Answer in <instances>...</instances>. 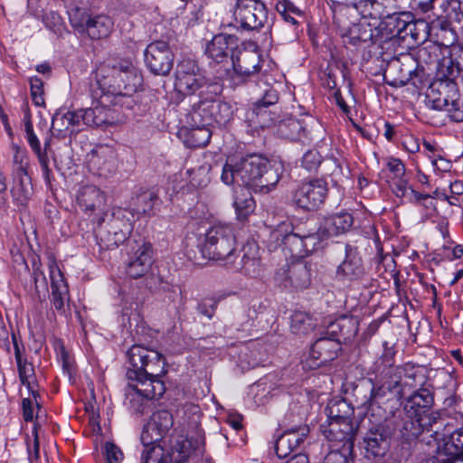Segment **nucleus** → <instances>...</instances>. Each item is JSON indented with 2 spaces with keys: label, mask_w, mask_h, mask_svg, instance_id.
Listing matches in <instances>:
<instances>
[{
  "label": "nucleus",
  "mask_w": 463,
  "mask_h": 463,
  "mask_svg": "<svg viewBox=\"0 0 463 463\" xmlns=\"http://www.w3.org/2000/svg\"><path fill=\"white\" fill-rule=\"evenodd\" d=\"M109 94L100 92L98 104L90 109H83L85 125L91 127L113 126L122 121L118 109L110 108L107 103L110 101Z\"/></svg>",
  "instance_id": "f3484780"
},
{
  "label": "nucleus",
  "mask_w": 463,
  "mask_h": 463,
  "mask_svg": "<svg viewBox=\"0 0 463 463\" xmlns=\"http://www.w3.org/2000/svg\"><path fill=\"white\" fill-rule=\"evenodd\" d=\"M78 203L85 211L92 212L104 205L105 196L96 186L87 185L80 191Z\"/></svg>",
  "instance_id": "a18cd8bd"
},
{
  "label": "nucleus",
  "mask_w": 463,
  "mask_h": 463,
  "mask_svg": "<svg viewBox=\"0 0 463 463\" xmlns=\"http://www.w3.org/2000/svg\"><path fill=\"white\" fill-rule=\"evenodd\" d=\"M213 123L215 122L219 125H225L232 118V106L224 101L218 100L216 98L213 99Z\"/></svg>",
  "instance_id": "bf43d9fd"
},
{
  "label": "nucleus",
  "mask_w": 463,
  "mask_h": 463,
  "mask_svg": "<svg viewBox=\"0 0 463 463\" xmlns=\"http://www.w3.org/2000/svg\"><path fill=\"white\" fill-rule=\"evenodd\" d=\"M128 231L120 229V222L109 223V229H99L96 233L97 243L100 250H113L127 241Z\"/></svg>",
  "instance_id": "2f4dec72"
},
{
  "label": "nucleus",
  "mask_w": 463,
  "mask_h": 463,
  "mask_svg": "<svg viewBox=\"0 0 463 463\" xmlns=\"http://www.w3.org/2000/svg\"><path fill=\"white\" fill-rule=\"evenodd\" d=\"M127 249V274L132 279H139L146 275L153 267L152 245L144 241L128 240Z\"/></svg>",
  "instance_id": "1a4fd4ad"
},
{
  "label": "nucleus",
  "mask_w": 463,
  "mask_h": 463,
  "mask_svg": "<svg viewBox=\"0 0 463 463\" xmlns=\"http://www.w3.org/2000/svg\"><path fill=\"white\" fill-rule=\"evenodd\" d=\"M458 77H446L440 74V79L433 83L437 87V92H440L450 100V109L459 105L458 88L456 82Z\"/></svg>",
  "instance_id": "3c124183"
},
{
  "label": "nucleus",
  "mask_w": 463,
  "mask_h": 463,
  "mask_svg": "<svg viewBox=\"0 0 463 463\" xmlns=\"http://www.w3.org/2000/svg\"><path fill=\"white\" fill-rule=\"evenodd\" d=\"M269 106H264L255 102L253 108L247 112L246 118L250 122V126L254 128H265L277 122L274 113L268 110Z\"/></svg>",
  "instance_id": "37998d69"
},
{
  "label": "nucleus",
  "mask_w": 463,
  "mask_h": 463,
  "mask_svg": "<svg viewBox=\"0 0 463 463\" xmlns=\"http://www.w3.org/2000/svg\"><path fill=\"white\" fill-rule=\"evenodd\" d=\"M326 421L354 420V408L345 399L331 400L325 409Z\"/></svg>",
  "instance_id": "49530a36"
},
{
  "label": "nucleus",
  "mask_w": 463,
  "mask_h": 463,
  "mask_svg": "<svg viewBox=\"0 0 463 463\" xmlns=\"http://www.w3.org/2000/svg\"><path fill=\"white\" fill-rule=\"evenodd\" d=\"M399 13L386 17L378 24L373 32V44L381 49H389L399 42L400 29L398 28Z\"/></svg>",
  "instance_id": "5701e85b"
},
{
  "label": "nucleus",
  "mask_w": 463,
  "mask_h": 463,
  "mask_svg": "<svg viewBox=\"0 0 463 463\" xmlns=\"http://www.w3.org/2000/svg\"><path fill=\"white\" fill-rule=\"evenodd\" d=\"M162 376L153 377L143 375L139 379H128L132 383V387L150 400H157L165 392V386L161 380Z\"/></svg>",
  "instance_id": "f704fd0d"
},
{
  "label": "nucleus",
  "mask_w": 463,
  "mask_h": 463,
  "mask_svg": "<svg viewBox=\"0 0 463 463\" xmlns=\"http://www.w3.org/2000/svg\"><path fill=\"white\" fill-rule=\"evenodd\" d=\"M13 184L10 189L11 195L14 203L18 205H25L33 194L31 177L28 173L12 174Z\"/></svg>",
  "instance_id": "4c0bfd02"
},
{
  "label": "nucleus",
  "mask_w": 463,
  "mask_h": 463,
  "mask_svg": "<svg viewBox=\"0 0 463 463\" xmlns=\"http://www.w3.org/2000/svg\"><path fill=\"white\" fill-rule=\"evenodd\" d=\"M331 10L333 13V24L339 34L358 23L360 11L358 10L357 3L345 4L333 2Z\"/></svg>",
  "instance_id": "cd10ccee"
},
{
  "label": "nucleus",
  "mask_w": 463,
  "mask_h": 463,
  "mask_svg": "<svg viewBox=\"0 0 463 463\" xmlns=\"http://www.w3.org/2000/svg\"><path fill=\"white\" fill-rule=\"evenodd\" d=\"M159 201L158 195L152 190H140L131 197L129 207L137 215L151 214Z\"/></svg>",
  "instance_id": "ea45409f"
},
{
  "label": "nucleus",
  "mask_w": 463,
  "mask_h": 463,
  "mask_svg": "<svg viewBox=\"0 0 463 463\" xmlns=\"http://www.w3.org/2000/svg\"><path fill=\"white\" fill-rule=\"evenodd\" d=\"M341 345L336 338L330 337L326 333L317 339L312 345L309 357L312 367H319L337 357Z\"/></svg>",
  "instance_id": "b1692460"
},
{
  "label": "nucleus",
  "mask_w": 463,
  "mask_h": 463,
  "mask_svg": "<svg viewBox=\"0 0 463 463\" xmlns=\"http://www.w3.org/2000/svg\"><path fill=\"white\" fill-rule=\"evenodd\" d=\"M358 427L355 420L326 421L321 424V430L330 442V453L338 454L350 460L354 454V438Z\"/></svg>",
  "instance_id": "39448f33"
},
{
  "label": "nucleus",
  "mask_w": 463,
  "mask_h": 463,
  "mask_svg": "<svg viewBox=\"0 0 463 463\" xmlns=\"http://www.w3.org/2000/svg\"><path fill=\"white\" fill-rule=\"evenodd\" d=\"M210 82L205 80L194 60L184 59L177 63L175 85L180 92L193 95L199 90H204Z\"/></svg>",
  "instance_id": "4468645a"
},
{
  "label": "nucleus",
  "mask_w": 463,
  "mask_h": 463,
  "mask_svg": "<svg viewBox=\"0 0 463 463\" xmlns=\"http://www.w3.org/2000/svg\"><path fill=\"white\" fill-rule=\"evenodd\" d=\"M420 417L424 430L428 432L431 431L436 435L439 433L440 427L446 425L443 422L444 420L439 411L427 412V411H425L420 413Z\"/></svg>",
  "instance_id": "680f3d73"
},
{
  "label": "nucleus",
  "mask_w": 463,
  "mask_h": 463,
  "mask_svg": "<svg viewBox=\"0 0 463 463\" xmlns=\"http://www.w3.org/2000/svg\"><path fill=\"white\" fill-rule=\"evenodd\" d=\"M233 206L237 219L245 221L254 212L256 203L249 187H241L235 192Z\"/></svg>",
  "instance_id": "79ce46f5"
},
{
  "label": "nucleus",
  "mask_w": 463,
  "mask_h": 463,
  "mask_svg": "<svg viewBox=\"0 0 463 463\" xmlns=\"http://www.w3.org/2000/svg\"><path fill=\"white\" fill-rule=\"evenodd\" d=\"M24 130L26 134V139L32 150L37 156L39 164L43 173V176L46 180L49 181L51 175V169L49 168V158L46 156L45 152L42 151L40 141L33 131V123L30 118H28L24 123Z\"/></svg>",
  "instance_id": "c03bdc74"
},
{
  "label": "nucleus",
  "mask_w": 463,
  "mask_h": 463,
  "mask_svg": "<svg viewBox=\"0 0 463 463\" xmlns=\"http://www.w3.org/2000/svg\"><path fill=\"white\" fill-rule=\"evenodd\" d=\"M307 434L308 429L307 426L285 430L275 443L277 456L280 458L289 456L296 448L303 443Z\"/></svg>",
  "instance_id": "7c9ffc66"
},
{
  "label": "nucleus",
  "mask_w": 463,
  "mask_h": 463,
  "mask_svg": "<svg viewBox=\"0 0 463 463\" xmlns=\"http://www.w3.org/2000/svg\"><path fill=\"white\" fill-rule=\"evenodd\" d=\"M383 374V383L377 388L373 383H368L367 386L361 385L354 389L356 393L369 392V396H364V400L361 402L363 406L373 405L378 399L385 397L387 393L398 399L402 398V389L398 386L397 377H393L390 371Z\"/></svg>",
  "instance_id": "412c9836"
},
{
  "label": "nucleus",
  "mask_w": 463,
  "mask_h": 463,
  "mask_svg": "<svg viewBox=\"0 0 463 463\" xmlns=\"http://www.w3.org/2000/svg\"><path fill=\"white\" fill-rule=\"evenodd\" d=\"M393 377H397L398 386L402 389V397L404 396L406 389L412 390L421 387L425 383V375L420 367L411 364H405L402 366H396L390 370Z\"/></svg>",
  "instance_id": "bb28decb"
},
{
  "label": "nucleus",
  "mask_w": 463,
  "mask_h": 463,
  "mask_svg": "<svg viewBox=\"0 0 463 463\" xmlns=\"http://www.w3.org/2000/svg\"><path fill=\"white\" fill-rule=\"evenodd\" d=\"M440 48L439 45L430 43L420 47L416 52L415 67L424 68L423 65H431L439 62Z\"/></svg>",
  "instance_id": "864d4df0"
},
{
  "label": "nucleus",
  "mask_w": 463,
  "mask_h": 463,
  "mask_svg": "<svg viewBox=\"0 0 463 463\" xmlns=\"http://www.w3.org/2000/svg\"><path fill=\"white\" fill-rule=\"evenodd\" d=\"M238 49V38L232 34L219 33L206 43L204 53L215 63L232 60Z\"/></svg>",
  "instance_id": "6ab92c4d"
},
{
  "label": "nucleus",
  "mask_w": 463,
  "mask_h": 463,
  "mask_svg": "<svg viewBox=\"0 0 463 463\" xmlns=\"http://www.w3.org/2000/svg\"><path fill=\"white\" fill-rule=\"evenodd\" d=\"M340 36L345 45L358 47L366 43L373 44V32L369 24L357 23L341 33Z\"/></svg>",
  "instance_id": "a19ab883"
},
{
  "label": "nucleus",
  "mask_w": 463,
  "mask_h": 463,
  "mask_svg": "<svg viewBox=\"0 0 463 463\" xmlns=\"http://www.w3.org/2000/svg\"><path fill=\"white\" fill-rule=\"evenodd\" d=\"M302 237V226L295 227L291 222L284 221L270 231L266 243L270 251L281 247L288 250L292 257L301 260L305 257Z\"/></svg>",
  "instance_id": "423d86ee"
},
{
  "label": "nucleus",
  "mask_w": 463,
  "mask_h": 463,
  "mask_svg": "<svg viewBox=\"0 0 463 463\" xmlns=\"http://www.w3.org/2000/svg\"><path fill=\"white\" fill-rule=\"evenodd\" d=\"M345 250V258L337 268V278L343 282L362 279L365 275V269L357 249L346 244Z\"/></svg>",
  "instance_id": "4be33fe9"
},
{
  "label": "nucleus",
  "mask_w": 463,
  "mask_h": 463,
  "mask_svg": "<svg viewBox=\"0 0 463 463\" xmlns=\"http://www.w3.org/2000/svg\"><path fill=\"white\" fill-rule=\"evenodd\" d=\"M279 163H270L258 155H249L238 160L231 158L222 167L221 179L225 184H238L263 194L269 193L282 174Z\"/></svg>",
  "instance_id": "f257e3e1"
},
{
  "label": "nucleus",
  "mask_w": 463,
  "mask_h": 463,
  "mask_svg": "<svg viewBox=\"0 0 463 463\" xmlns=\"http://www.w3.org/2000/svg\"><path fill=\"white\" fill-rule=\"evenodd\" d=\"M125 396L126 406L135 414H144L149 408V403L152 401L134 389L131 383H128L126 388Z\"/></svg>",
  "instance_id": "09e8293b"
},
{
  "label": "nucleus",
  "mask_w": 463,
  "mask_h": 463,
  "mask_svg": "<svg viewBox=\"0 0 463 463\" xmlns=\"http://www.w3.org/2000/svg\"><path fill=\"white\" fill-rule=\"evenodd\" d=\"M85 125L83 109L76 111H57L52 120L51 129L61 137L67 134L79 131Z\"/></svg>",
  "instance_id": "393cba45"
},
{
  "label": "nucleus",
  "mask_w": 463,
  "mask_h": 463,
  "mask_svg": "<svg viewBox=\"0 0 463 463\" xmlns=\"http://www.w3.org/2000/svg\"><path fill=\"white\" fill-rule=\"evenodd\" d=\"M260 56L250 51H238L232 59L233 69L232 80L242 83L250 80L260 69Z\"/></svg>",
  "instance_id": "aec40b11"
},
{
  "label": "nucleus",
  "mask_w": 463,
  "mask_h": 463,
  "mask_svg": "<svg viewBox=\"0 0 463 463\" xmlns=\"http://www.w3.org/2000/svg\"><path fill=\"white\" fill-rule=\"evenodd\" d=\"M173 425L174 418L170 411L161 410L153 413L141 434L144 449L160 446L158 443L171 430Z\"/></svg>",
  "instance_id": "dca6fc26"
},
{
  "label": "nucleus",
  "mask_w": 463,
  "mask_h": 463,
  "mask_svg": "<svg viewBox=\"0 0 463 463\" xmlns=\"http://www.w3.org/2000/svg\"><path fill=\"white\" fill-rule=\"evenodd\" d=\"M189 133V146L193 147H203L210 142L212 132L207 126L194 125Z\"/></svg>",
  "instance_id": "052dcab7"
},
{
  "label": "nucleus",
  "mask_w": 463,
  "mask_h": 463,
  "mask_svg": "<svg viewBox=\"0 0 463 463\" xmlns=\"http://www.w3.org/2000/svg\"><path fill=\"white\" fill-rule=\"evenodd\" d=\"M441 449L451 463L463 461V428L454 430L449 438L444 440Z\"/></svg>",
  "instance_id": "de8ad7c7"
},
{
  "label": "nucleus",
  "mask_w": 463,
  "mask_h": 463,
  "mask_svg": "<svg viewBox=\"0 0 463 463\" xmlns=\"http://www.w3.org/2000/svg\"><path fill=\"white\" fill-rule=\"evenodd\" d=\"M449 12L451 13L450 16H449L447 13H444V16L442 14L437 15V18L431 21L432 29L437 30L436 34L442 40H445V43H454L457 41V34L451 28V24L449 21V19H452L455 14L451 12V9H449Z\"/></svg>",
  "instance_id": "603ef678"
},
{
  "label": "nucleus",
  "mask_w": 463,
  "mask_h": 463,
  "mask_svg": "<svg viewBox=\"0 0 463 463\" xmlns=\"http://www.w3.org/2000/svg\"><path fill=\"white\" fill-rule=\"evenodd\" d=\"M425 75V69L415 67L414 59L410 56H405L403 61L400 59L391 61L384 73L386 79L390 78L388 84L394 87L405 86L410 81L417 85L416 80L421 82Z\"/></svg>",
  "instance_id": "9b49d317"
},
{
  "label": "nucleus",
  "mask_w": 463,
  "mask_h": 463,
  "mask_svg": "<svg viewBox=\"0 0 463 463\" xmlns=\"http://www.w3.org/2000/svg\"><path fill=\"white\" fill-rule=\"evenodd\" d=\"M127 355L130 364L127 372L128 379H139L143 375L163 376L167 372L165 356L155 349L133 345Z\"/></svg>",
  "instance_id": "7ed1b4c3"
},
{
  "label": "nucleus",
  "mask_w": 463,
  "mask_h": 463,
  "mask_svg": "<svg viewBox=\"0 0 463 463\" xmlns=\"http://www.w3.org/2000/svg\"><path fill=\"white\" fill-rule=\"evenodd\" d=\"M143 278L146 287L152 292L165 291L170 288V284L160 274L159 269L156 266H153Z\"/></svg>",
  "instance_id": "13d9d810"
},
{
  "label": "nucleus",
  "mask_w": 463,
  "mask_h": 463,
  "mask_svg": "<svg viewBox=\"0 0 463 463\" xmlns=\"http://www.w3.org/2000/svg\"><path fill=\"white\" fill-rule=\"evenodd\" d=\"M222 92V84L213 81L205 85L199 93L198 100L191 104L190 116L194 125L210 126L213 124V99Z\"/></svg>",
  "instance_id": "ddd939ff"
},
{
  "label": "nucleus",
  "mask_w": 463,
  "mask_h": 463,
  "mask_svg": "<svg viewBox=\"0 0 463 463\" xmlns=\"http://www.w3.org/2000/svg\"><path fill=\"white\" fill-rule=\"evenodd\" d=\"M114 23L112 19L105 14H97L90 17L84 32L92 40L107 38L112 32Z\"/></svg>",
  "instance_id": "58836bf2"
},
{
  "label": "nucleus",
  "mask_w": 463,
  "mask_h": 463,
  "mask_svg": "<svg viewBox=\"0 0 463 463\" xmlns=\"http://www.w3.org/2000/svg\"><path fill=\"white\" fill-rule=\"evenodd\" d=\"M353 223L354 218L352 214L343 212L325 218L321 222L320 227L322 229V233L324 232L326 237L328 239L346 232L350 230Z\"/></svg>",
  "instance_id": "72a5a7b5"
},
{
  "label": "nucleus",
  "mask_w": 463,
  "mask_h": 463,
  "mask_svg": "<svg viewBox=\"0 0 463 463\" xmlns=\"http://www.w3.org/2000/svg\"><path fill=\"white\" fill-rule=\"evenodd\" d=\"M365 457L377 458L383 457L389 448L386 435L379 430H370L364 439Z\"/></svg>",
  "instance_id": "e433bc0d"
},
{
  "label": "nucleus",
  "mask_w": 463,
  "mask_h": 463,
  "mask_svg": "<svg viewBox=\"0 0 463 463\" xmlns=\"http://www.w3.org/2000/svg\"><path fill=\"white\" fill-rule=\"evenodd\" d=\"M315 326L312 317L305 312L296 311L291 316L290 329L296 335H305Z\"/></svg>",
  "instance_id": "4d7b16f0"
},
{
  "label": "nucleus",
  "mask_w": 463,
  "mask_h": 463,
  "mask_svg": "<svg viewBox=\"0 0 463 463\" xmlns=\"http://www.w3.org/2000/svg\"><path fill=\"white\" fill-rule=\"evenodd\" d=\"M302 234L305 256L317 250L322 241L327 240L320 226L317 230L302 226Z\"/></svg>",
  "instance_id": "5fc2aeb1"
},
{
  "label": "nucleus",
  "mask_w": 463,
  "mask_h": 463,
  "mask_svg": "<svg viewBox=\"0 0 463 463\" xmlns=\"http://www.w3.org/2000/svg\"><path fill=\"white\" fill-rule=\"evenodd\" d=\"M95 78L100 92L114 96V99L130 96L142 81L133 62L122 58L107 59L97 68Z\"/></svg>",
  "instance_id": "f03ea898"
},
{
  "label": "nucleus",
  "mask_w": 463,
  "mask_h": 463,
  "mask_svg": "<svg viewBox=\"0 0 463 463\" xmlns=\"http://www.w3.org/2000/svg\"><path fill=\"white\" fill-rule=\"evenodd\" d=\"M357 4L364 18L383 20L399 13L396 0H360Z\"/></svg>",
  "instance_id": "a878e982"
},
{
  "label": "nucleus",
  "mask_w": 463,
  "mask_h": 463,
  "mask_svg": "<svg viewBox=\"0 0 463 463\" xmlns=\"http://www.w3.org/2000/svg\"><path fill=\"white\" fill-rule=\"evenodd\" d=\"M277 132L282 138L303 144L317 142L323 138L324 134L322 126L314 119L305 121L293 117L278 121Z\"/></svg>",
  "instance_id": "0eeeda50"
},
{
  "label": "nucleus",
  "mask_w": 463,
  "mask_h": 463,
  "mask_svg": "<svg viewBox=\"0 0 463 463\" xmlns=\"http://www.w3.org/2000/svg\"><path fill=\"white\" fill-rule=\"evenodd\" d=\"M235 244L236 240L232 226L226 223H217L207 231L201 251L203 256L209 260L232 262L236 251Z\"/></svg>",
  "instance_id": "20e7f679"
},
{
  "label": "nucleus",
  "mask_w": 463,
  "mask_h": 463,
  "mask_svg": "<svg viewBox=\"0 0 463 463\" xmlns=\"http://www.w3.org/2000/svg\"><path fill=\"white\" fill-rule=\"evenodd\" d=\"M311 276L312 264L304 260H298L278 269L274 280L286 289L298 290L307 288L310 285Z\"/></svg>",
  "instance_id": "6e6552de"
},
{
  "label": "nucleus",
  "mask_w": 463,
  "mask_h": 463,
  "mask_svg": "<svg viewBox=\"0 0 463 463\" xmlns=\"http://www.w3.org/2000/svg\"><path fill=\"white\" fill-rule=\"evenodd\" d=\"M164 449L161 446H152L148 449H144L141 456L142 463H165V459L163 458Z\"/></svg>",
  "instance_id": "774afa93"
},
{
  "label": "nucleus",
  "mask_w": 463,
  "mask_h": 463,
  "mask_svg": "<svg viewBox=\"0 0 463 463\" xmlns=\"http://www.w3.org/2000/svg\"><path fill=\"white\" fill-rule=\"evenodd\" d=\"M328 194L327 183L322 178L300 184L293 194V202L305 211H316L325 203Z\"/></svg>",
  "instance_id": "9d476101"
},
{
  "label": "nucleus",
  "mask_w": 463,
  "mask_h": 463,
  "mask_svg": "<svg viewBox=\"0 0 463 463\" xmlns=\"http://www.w3.org/2000/svg\"><path fill=\"white\" fill-rule=\"evenodd\" d=\"M70 23L73 28L80 33H83L84 29L90 19L91 15L88 12L79 6H73L68 11Z\"/></svg>",
  "instance_id": "e2e57ef3"
},
{
  "label": "nucleus",
  "mask_w": 463,
  "mask_h": 463,
  "mask_svg": "<svg viewBox=\"0 0 463 463\" xmlns=\"http://www.w3.org/2000/svg\"><path fill=\"white\" fill-rule=\"evenodd\" d=\"M204 434L201 429L191 437H180L172 445L168 454L173 463H185L192 457L202 456L204 452Z\"/></svg>",
  "instance_id": "a211bd4d"
},
{
  "label": "nucleus",
  "mask_w": 463,
  "mask_h": 463,
  "mask_svg": "<svg viewBox=\"0 0 463 463\" xmlns=\"http://www.w3.org/2000/svg\"><path fill=\"white\" fill-rule=\"evenodd\" d=\"M235 20L247 30H258L268 21V11L260 0H237Z\"/></svg>",
  "instance_id": "2eb2a0df"
},
{
  "label": "nucleus",
  "mask_w": 463,
  "mask_h": 463,
  "mask_svg": "<svg viewBox=\"0 0 463 463\" xmlns=\"http://www.w3.org/2000/svg\"><path fill=\"white\" fill-rule=\"evenodd\" d=\"M444 56L440 61L439 74L446 77H458L463 71V47L454 43H441Z\"/></svg>",
  "instance_id": "c85d7f7f"
},
{
  "label": "nucleus",
  "mask_w": 463,
  "mask_h": 463,
  "mask_svg": "<svg viewBox=\"0 0 463 463\" xmlns=\"http://www.w3.org/2000/svg\"><path fill=\"white\" fill-rule=\"evenodd\" d=\"M272 78L269 75H261L256 85L260 89V99L256 101L264 106H273L279 99L278 90L270 83Z\"/></svg>",
  "instance_id": "8fccbe9b"
},
{
  "label": "nucleus",
  "mask_w": 463,
  "mask_h": 463,
  "mask_svg": "<svg viewBox=\"0 0 463 463\" xmlns=\"http://www.w3.org/2000/svg\"><path fill=\"white\" fill-rule=\"evenodd\" d=\"M89 162L90 165L99 172V175H102L104 172H109L111 166V159L113 158L112 152L100 148L98 150H93L90 155H89Z\"/></svg>",
  "instance_id": "6e6d98bb"
},
{
  "label": "nucleus",
  "mask_w": 463,
  "mask_h": 463,
  "mask_svg": "<svg viewBox=\"0 0 463 463\" xmlns=\"http://www.w3.org/2000/svg\"><path fill=\"white\" fill-rule=\"evenodd\" d=\"M358 332L357 322L350 317H340L332 322L326 330V334L336 338L341 345L342 341H348L354 338Z\"/></svg>",
  "instance_id": "c9c22d12"
},
{
  "label": "nucleus",
  "mask_w": 463,
  "mask_h": 463,
  "mask_svg": "<svg viewBox=\"0 0 463 463\" xmlns=\"http://www.w3.org/2000/svg\"><path fill=\"white\" fill-rule=\"evenodd\" d=\"M12 148L14 152L13 156V170L12 174H22L28 173V157L26 151L20 148L17 145L13 144Z\"/></svg>",
  "instance_id": "69168bd1"
},
{
  "label": "nucleus",
  "mask_w": 463,
  "mask_h": 463,
  "mask_svg": "<svg viewBox=\"0 0 463 463\" xmlns=\"http://www.w3.org/2000/svg\"><path fill=\"white\" fill-rule=\"evenodd\" d=\"M420 421L421 420L420 415L415 417H408L405 415L402 429V431H403V436H406L408 439L418 438L422 432L425 431Z\"/></svg>",
  "instance_id": "0e129e2a"
},
{
  "label": "nucleus",
  "mask_w": 463,
  "mask_h": 463,
  "mask_svg": "<svg viewBox=\"0 0 463 463\" xmlns=\"http://www.w3.org/2000/svg\"><path fill=\"white\" fill-rule=\"evenodd\" d=\"M50 277L52 286V303L57 311L64 312L65 303L68 301L69 289L61 270L55 263L50 265Z\"/></svg>",
  "instance_id": "473e14b6"
},
{
  "label": "nucleus",
  "mask_w": 463,
  "mask_h": 463,
  "mask_svg": "<svg viewBox=\"0 0 463 463\" xmlns=\"http://www.w3.org/2000/svg\"><path fill=\"white\" fill-rule=\"evenodd\" d=\"M432 107L438 110H446L449 114L450 100L443 96L440 92H437V87L432 84L430 92L427 95Z\"/></svg>",
  "instance_id": "338daca9"
},
{
  "label": "nucleus",
  "mask_w": 463,
  "mask_h": 463,
  "mask_svg": "<svg viewBox=\"0 0 463 463\" xmlns=\"http://www.w3.org/2000/svg\"><path fill=\"white\" fill-rule=\"evenodd\" d=\"M434 404V395L431 389L421 386L412 392L407 398L403 406L404 415L415 417L432 407Z\"/></svg>",
  "instance_id": "c756f323"
},
{
  "label": "nucleus",
  "mask_w": 463,
  "mask_h": 463,
  "mask_svg": "<svg viewBox=\"0 0 463 463\" xmlns=\"http://www.w3.org/2000/svg\"><path fill=\"white\" fill-rule=\"evenodd\" d=\"M144 60L153 74L166 76L173 69L175 55L166 42L154 41L146 46Z\"/></svg>",
  "instance_id": "f8f14e48"
}]
</instances>
